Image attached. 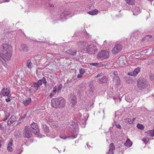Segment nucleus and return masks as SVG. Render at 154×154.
Wrapping results in <instances>:
<instances>
[{"instance_id":"obj_1","label":"nucleus","mask_w":154,"mask_h":154,"mask_svg":"<svg viewBox=\"0 0 154 154\" xmlns=\"http://www.w3.org/2000/svg\"><path fill=\"white\" fill-rule=\"evenodd\" d=\"M51 105L54 108H61L64 107L66 104V100L63 97H58L53 98L51 100Z\"/></svg>"},{"instance_id":"obj_2","label":"nucleus","mask_w":154,"mask_h":154,"mask_svg":"<svg viewBox=\"0 0 154 154\" xmlns=\"http://www.w3.org/2000/svg\"><path fill=\"white\" fill-rule=\"evenodd\" d=\"M0 54V60L2 64L5 66L6 65V62L9 61L11 59L12 55V52L4 53Z\"/></svg>"},{"instance_id":"obj_3","label":"nucleus","mask_w":154,"mask_h":154,"mask_svg":"<svg viewBox=\"0 0 154 154\" xmlns=\"http://www.w3.org/2000/svg\"><path fill=\"white\" fill-rule=\"evenodd\" d=\"M109 56V52L106 50H103L99 51L97 55L98 60H103L108 58Z\"/></svg>"},{"instance_id":"obj_4","label":"nucleus","mask_w":154,"mask_h":154,"mask_svg":"<svg viewBox=\"0 0 154 154\" xmlns=\"http://www.w3.org/2000/svg\"><path fill=\"white\" fill-rule=\"evenodd\" d=\"M137 87L141 89L146 88L148 85V82L146 79L143 78H140L137 81Z\"/></svg>"},{"instance_id":"obj_5","label":"nucleus","mask_w":154,"mask_h":154,"mask_svg":"<svg viewBox=\"0 0 154 154\" xmlns=\"http://www.w3.org/2000/svg\"><path fill=\"white\" fill-rule=\"evenodd\" d=\"M23 136L24 138H29L32 136L31 128L28 126H26L23 130Z\"/></svg>"},{"instance_id":"obj_6","label":"nucleus","mask_w":154,"mask_h":154,"mask_svg":"<svg viewBox=\"0 0 154 154\" xmlns=\"http://www.w3.org/2000/svg\"><path fill=\"white\" fill-rule=\"evenodd\" d=\"M1 49L3 53L12 52V47L7 44L2 45Z\"/></svg>"},{"instance_id":"obj_7","label":"nucleus","mask_w":154,"mask_h":154,"mask_svg":"<svg viewBox=\"0 0 154 154\" xmlns=\"http://www.w3.org/2000/svg\"><path fill=\"white\" fill-rule=\"evenodd\" d=\"M97 50V47L93 45H88L86 47V51L87 53L92 54L95 53Z\"/></svg>"},{"instance_id":"obj_8","label":"nucleus","mask_w":154,"mask_h":154,"mask_svg":"<svg viewBox=\"0 0 154 154\" xmlns=\"http://www.w3.org/2000/svg\"><path fill=\"white\" fill-rule=\"evenodd\" d=\"M88 118L87 114L86 113H84L82 116H81L79 123L82 128L85 127Z\"/></svg>"},{"instance_id":"obj_9","label":"nucleus","mask_w":154,"mask_h":154,"mask_svg":"<svg viewBox=\"0 0 154 154\" xmlns=\"http://www.w3.org/2000/svg\"><path fill=\"white\" fill-rule=\"evenodd\" d=\"M30 127L32 129L35 130L33 132L35 134H39L40 130L39 129V127L37 124L35 122H33L30 124Z\"/></svg>"},{"instance_id":"obj_10","label":"nucleus","mask_w":154,"mask_h":154,"mask_svg":"<svg viewBox=\"0 0 154 154\" xmlns=\"http://www.w3.org/2000/svg\"><path fill=\"white\" fill-rule=\"evenodd\" d=\"M94 90V88L93 84L92 82H91L88 86V90L87 93L90 96H92Z\"/></svg>"},{"instance_id":"obj_11","label":"nucleus","mask_w":154,"mask_h":154,"mask_svg":"<svg viewBox=\"0 0 154 154\" xmlns=\"http://www.w3.org/2000/svg\"><path fill=\"white\" fill-rule=\"evenodd\" d=\"M122 47L119 45H116L112 48V53L115 54L120 52L122 50Z\"/></svg>"},{"instance_id":"obj_12","label":"nucleus","mask_w":154,"mask_h":154,"mask_svg":"<svg viewBox=\"0 0 154 154\" xmlns=\"http://www.w3.org/2000/svg\"><path fill=\"white\" fill-rule=\"evenodd\" d=\"M41 128L43 132L45 133L47 136L51 137L49 134H48V133L49 132V127L46 125L42 124V125Z\"/></svg>"},{"instance_id":"obj_13","label":"nucleus","mask_w":154,"mask_h":154,"mask_svg":"<svg viewBox=\"0 0 154 154\" xmlns=\"http://www.w3.org/2000/svg\"><path fill=\"white\" fill-rule=\"evenodd\" d=\"M42 85L41 80H38L37 82H34L31 84L32 88H35L34 91L36 92L38 90V88Z\"/></svg>"},{"instance_id":"obj_14","label":"nucleus","mask_w":154,"mask_h":154,"mask_svg":"<svg viewBox=\"0 0 154 154\" xmlns=\"http://www.w3.org/2000/svg\"><path fill=\"white\" fill-rule=\"evenodd\" d=\"M117 63L120 67H123L125 65V59L123 57H119Z\"/></svg>"},{"instance_id":"obj_15","label":"nucleus","mask_w":154,"mask_h":154,"mask_svg":"<svg viewBox=\"0 0 154 154\" xmlns=\"http://www.w3.org/2000/svg\"><path fill=\"white\" fill-rule=\"evenodd\" d=\"M1 93L2 95L3 96L8 97L10 93V91L8 89L4 88L2 89Z\"/></svg>"},{"instance_id":"obj_16","label":"nucleus","mask_w":154,"mask_h":154,"mask_svg":"<svg viewBox=\"0 0 154 154\" xmlns=\"http://www.w3.org/2000/svg\"><path fill=\"white\" fill-rule=\"evenodd\" d=\"M115 150V147L113 143H110L109 146V151L107 152V154H113L114 151Z\"/></svg>"},{"instance_id":"obj_17","label":"nucleus","mask_w":154,"mask_h":154,"mask_svg":"<svg viewBox=\"0 0 154 154\" xmlns=\"http://www.w3.org/2000/svg\"><path fill=\"white\" fill-rule=\"evenodd\" d=\"M16 120V118L14 116H12L7 122V124L8 125H11L13 122Z\"/></svg>"},{"instance_id":"obj_18","label":"nucleus","mask_w":154,"mask_h":154,"mask_svg":"<svg viewBox=\"0 0 154 154\" xmlns=\"http://www.w3.org/2000/svg\"><path fill=\"white\" fill-rule=\"evenodd\" d=\"M71 13V12L69 11H64L61 14L60 17L61 18H66V17L70 15Z\"/></svg>"},{"instance_id":"obj_19","label":"nucleus","mask_w":154,"mask_h":154,"mask_svg":"<svg viewBox=\"0 0 154 154\" xmlns=\"http://www.w3.org/2000/svg\"><path fill=\"white\" fill-rule=\"evenodd\" d=\"M78 133V131L77 128H76V129L75 128H74V129L73 130L72 132L71 138L73 139L76 138L77 137Z\"/></svg>"},{"instance_id":"obj_20","label":"nucleus","mask_w":154,"mask_h":154,"mask_svg":"<svg viewBox=\"0 0 154 154\" xmlns=\"http://www.w3.org/2000/svg\"><path fill=\"white\" fill-rule=\"evenodd\" d=\"M70 96L71 98L70 99V102L72 104L75 105L77 102L76 98V96L73 95L72 93L70 94Z\"/></svg>"},{"instance_id":"obj_21","label":"nucleus","mask_w":154,"mask_h":154,"mask_svg":"<svg viewBox=\"0 0 154 154\" xmlns=\"http://www.w3.org/2000/svg\"><path fill=\"white\" fill-rule=\"evenodd\" d=\"M23 148L22 146H17L16 148L15 152L16 154H20L23 151Z\"/></svg>"},{"instance_id":"obj_22","label":"nucleus","mask_w":154,"mask_h":154,"mask_svg":"<svg viewBox=\"0 0 154 154\" xmlns=\"http://www.w3.org/2000/svg\"><path fill=\"white\" fill-rule=\"evenodd\" d=\"M113 75V79L116 81L117 83H119L120 82V79L118 75L117 72H114Z\"/></svg>"},{"instance_id":"obj_23","label":"nucleus","mask_w":154,"mask_h":154,"mask_svg":"<svg viewBox=\"0 0 154 154\" xmlns=\"http://www.w3.org/2000/svg\"><path fill=\"white\" fill-rule=\"evenodd\" d=\"M66 52L67 54H69L70 55H71L73 56H75L76 55L77 53L76 50H75L74 51H72V50L70 49H69L67 50Z\"/></svg>"},{"instance_id":"obj_24","label":"nucleus","mask_w":154,"mask_h":154,"mask_svg":"<svg viewBox=\"0 0 154 154\" xmlns=\"http://www.w3.org/2000/svg\"><path fill=\"white\" fill-rule=\"evenodd\" d=\"M86 44V42L85 41H80L78 42L77 43V45L79 47L82 48L85 46Z\"/></svg>"},{"instance_id":"obj_25","label":"nucleus","mask_w":154,"mask_h":154,"mask_svg":"<svg viewBox=\"0 0 154 154\" xmlns=\"http://www.w3.org/2000/svg\"><path fill=\"white\" fill-rule=\"evenodd\" d=\"M31 102V100L30 98H28L26 100L23 101V103L24 104V105L25 106H27L29 105Z\"/></svg>"},{"instance_id":"obj_26","label":"nucleus","mask_w":154,"mask_h":154,"mask_svg":"<svg viewBox=\"0 0 154 154\" xmlns=\"http://www.w3.org/2000/svg\"><path fill=\"white\" fill-rule=\"evenodd\" d=\"M146 136L148 137L154 136V130H148L146 132Z\"/></svg>"},{"instance_id":"obj_27","label":"nucleus","mask_w":154,"mask_h":154,"mask_svg":"<svg viewBox=\"0 0 154 154\" xmlns=\"http://www.w3.org/2000/svg\"><path fill=\"white\" fill-rule=\"evenodd\" d=\"M134 79L133 77H127L125 78V80H126V82L127 83H131L132 82H134Z\"/></svg>"},{"instance_id":"obj_28","label":"nucleus","mask_w":154,"mask_h":154,"mask_svg":"<svg viewBox=\"0 0 154 154\" xmlns=\"http://www.w3.org/2000/svg\"><path fill=\"white\" fill-rule=\"evenodd\" d=\"M26 66L29 69H31L33 67L32 63L30 60L28 59L27 60Z\"/></svg>"},{"instance_id":"obj_29","label":"nucleus","mask_w":154,"mask_h":154,"mask_svg":"<svg viewBox=\"0 0 154 154\" xmlns=\"http://www.w3.org/2000/svg\"><path fill=\"white\" fill-rule=\"evenodd\" d=\"M98 11L96 9H94L93 10L88 12V13L91 15H94L98 13Z\"/></svg>"},{"instance_id":"obj_30","label":"nucleus","mask_w":154,"mask_h":154,"mask_svg":"<svg viewBox=\"0 0 154 154\" xmlns=\"http://www.w3.org/2000/svg\"><path fill=\"white\" fill-rule=\"evenodd\" d=\"M124 145L127 146H130L132 144V143L131 142V140L128 139L124 143Z\"/></svg>"},{"instance_id":"obj_31","label":"nucleus","mask_w":154,"mask_h":154,"mask_svg":"<svg viewBox=\"0 0 154 154\" xmlns=\"http://www.w3.org/2000/svg\"><path fill=\"white\" fill-rule=\"evenodd\" d=\"M108 81L107 78L106 76H104L99 80V81L101 83H106Z\"/></svg>"},{"instance_id":"obj_32","label":"nucleus","mask_w":154,"mask_h":154,"mask_svg":"<svg viewBox=\"0 0 154 154\" xmlns=\"http://www.w3.org/2000/svg\"><path fill=\"white\" fill-rule=\"evenodd\" d=\"M23 50L24 52H27L28 50V48L26 44H22L21 45Z\"/></svg>"},{"instance_id":"obj_33","label":"nucleus","mask_w":154,"mask_h":154,"mask_svg":"<svg viewBox=\"0 0 154 154\" xmlns=\"http://www.w3.org/2000/svg\"><path fill=\"white\" fill-rule=\"evenodd\" d=\"M125 2L131 6L135 4L134 0H125Z\"/></svg>"},{"instance_id":"obj_34","label":"nucleus","mask_w":154,"mask_h":154,"mask_svg":"<svg viewBox=\"0 0 154 154\" xmlns=\"http://www.w3.org/2000/svg\"><path fill=\"white\" fill-rule=\"evenodd\" d=\"M151 138L147 136L144 137L142 139V141L146 144L147 143Z\"/></svg>"},{"instance_id":"obj_35","label":"nucleus","mask_w":154,"mask_h":154,"mask_svg":"<svg viewBox=\"0 0 154 154\" xmlns=\"http://www.w3.org/2000/svg\"><path fill=\"white\" fill-rule=\"evenodd\" d=\"M85 85L83 83L80 84L79 85V88L80 91H82L85 88Z\"/></svg>"},{"instance_id":"obj_36","label":"nucleus","mask_w":154,"mask_h":154,"mask_svg":"<svg viewBox=\"0 0 154 154\" xmlns=\"http://www.w3.org/2000/svg\"><path fill=\"white\" fill-rule=\"evenodd\" d=\"M39 80H41V82L42 83V84L43 83L45 85H46L47 83V82L46 80V79L45 77H43L42 79H41Z\"/></svg>"},{"instance_id":"obj_37","label":"nucleus","mask_w":154,"mask_h":154,"mask_svg":"<svg viewBox=\"0 0 154 154\" xmlns=\"http://www.w3.org/2000/svg\"><path fill=\"white\" fill-rule=\"evenodd\" d=\"M90 65L91 66H93L96 67H99L100 66V64L99 63H90Z\"/></svg>"},{"instance_id":"obj_38","label":"nucleus","mask_w":154,"mask_h":154,"mask_svg":"<svg viewBox=\"0 0 154 154\" xmlns=\"http://www.w3.org/2000/svg\"><path fill=\"white\" fill-rule=\"evenodd\" d=\"M135 69H134L133 72H130L128 73V75H130L132 77H133L134 78H135Z\"/></svg>"},{"instance_id":"obj_39","label":"nucleus","mask_w":154,"mask_h":154,"mask_svg":"<svg viewBox=\"0 0 154 154\" xmlns=\"http://www.w3.org/2000/svg\"><path fill=\"white\" fill-rule=\"evenodd\" d=\"M137 127L140 130H143L144 129V126L141 124H138Z\"/></svg>"},{"instance_id":"obj_40","label":"nucleus","mask_w":154,"mask_h":154,"mask_svg":"<svg viewBox=\"0 0 154 154\" xmlns=\"http://www.w3.org/2000/svg\"><path fill=\"white\" fill-rule=\"evenodd\" d=\"M141 8L139 7H137L135 8V10H136L137 12L136 15H138L141 12ZM135 15H136V14H135Z\"/></svg>"},{"instance_id":"obj_41","label":"nucleus","mask_w":154,"mask_h":154,"mask_svg":"<svg viewBox=\"0 0 154 154\" xmlns=\"http://www.w3.org/2000/svg\"><path fill=\"white\" fill-rule=\"evenodd\" d=\"M79 73L83 75L84 73L85 72V70L83 68H80L79 69Z\"/></svg>"},{"instance_id":"obj_42","label":"nucleus","mask_w":154,"mask_h":154,"mask_svg":"<svg viewBox=\"0 0 154 154\" xmlns=\"http://www.w3.org/2000/svg\"><path fill=\"white\" fill-rule=\"evenodd\" d=\"M140 71V69L139 67H137L135 69V76L138 74Z\"/></svg>"},{"instance_id":"obj_43","label":"nucleus","mask_w":154,"mask_h":154,"mask_svg":"<svg viewBox=\"0 0 154 154\" xmlns=\"http://www.w3.org/2000/svg\"><path fill=\"white\" fill-rule=\"evenodd\" d=\"M62 85H59L57 88V92H58L59 91H60L62 88Z\"/></svg>"},{"instance_id":"obj_44","label":"nucleus","mask_w":154,"mask_h":154,"mask_svg":"<svg viewBox=\"0 0 154 154\" xmlns=\"http://www.w3.org/2000/svg\"><path fill=\"white\" fill-rule=\"evenodd\" d=\"M26 114H24L23 116H21L20 119H19V121L20 120H23L25 119V118L26 117Z\"/></svg>"},{"instance_id":"obj_45","label":"nucleus","mask_w":154,"mask_h":154,"mask_svg":"<svg viewBox=\"0 0 154 154\" xmlns=\"http://www.w3.org/2000/svg\"><path fill=\"white\" fill-rule=\"evenodd\" d=\"M7 149L8 151L10 152H11L13 151V149L11 146H8Z\"/></svg>"},{"instance_id":"obj_46","label":"nucleus","mask_w":154,"mask_h":154,"mask_svg":"<svg viewBox=\"0 0 154 154\" xmlns=\"http://www.w3.org/2000/svg\"><path fill=\"white\" fill-rule=\"evenodd\" d=\"M4 129V125L3 123L0 124V131L3 130Z\"/></svg>"},{"instance_id":"obj_47","label":"nucleus","mask_w":154,"mask_h":154,"mask_svg":"<svg viewBox=\"0 0 154 154\" xmlns=\"http://www.w3.org/2000/svg\"><path fill=\"white\" fill-rule=\"evenodd\" d=\"M13 144V140L11 139L10 140L9 143L8 144V146H11Z\"/></svg>"},{"instance_id":"obj_48","label":"nucleus","mask_w":154,"mask_h":154,"mask_svg":"<svg viewBox=\"0 0 154 154\" xmlns=\"http://www.w3.org/2000/svg\"><path fill=\"white\" fill-rule=\"evenodd\" d=\"M115 125L116 126V128H119L120 129H121L122 128L120 125L119 124H118V123H117V124H115Z\"/></svg>"},{"instance_id":"obj_49","label":"nucleus","mask_w":154,"mask_h":154,"mask_svg":"<svg viewBox=\"0 0 154 154\" xmlns=\"http://www.w3.org/2000/svg\"><path fill=\"white\" fill-rule=\"evenodd\" d=\"M48 121L50 122H52L53 121V120L52 119V118L51 117H49L48 118Z\"/></svg>"},{"instance_id":"obj_50","label":"nucleus","mask_w":154,"mask_h":154,"mask_svg":"<svg viewBox=\"0 0 154 154\" xmlns=\"http://www.w3.org/2000/svg\"><path fill=\"white\" fill-rule=\"evenodd\" d=\"M82 76V75L80 73L77 75V77L78 78H81Z\"/></svg>"},{"instance_id":"obj_51","label":"nucleus","mask_w":154,"mask_h":154,"mask_svg":"<svg viewBox=\"0 0 154 154\" xmlns=\"http://www.w3.org/2000/svg\"><path fill=\"white\" fill-rule=\"evenodd\" d=\"M11 99L9 98H6L5 99V101L6 102H9V101H11Z\"/></svg>"},{"instance_id":"obj_52","label":"nucleus","mask_w":154,"mask_h":154,"mask_svg":"<svg viewBox=\"0 0 154 154\" xmlns=\"http://www.w3.org/2000/svg\"><path fill=\"white\" fill-rule=\"evenodd\" d=\"M149 77L151 80H153L154 79V77L152 75H150Z\"/></svg>"},{"instance_id":"obj_53","label":"nucleus","mask_w":154,"mask_h":154,"mask_svg":"<svg viewBox=\"0 0 154 154\" xmlns=\"http://www.w3.org/2000/svg\"><path fill=\"white\" fill-rule=\"evenodd\" d=\"M54 96V94L52 93H51L50 94L49 96L50 98H51Z\"/></svg>"},{"instance_id":"obj_54","label":"nucleus","mask_w":154,"mask_h":154,"mask_svg":"<svg viewBox=\"0 0 154 154\" xmlns=\"http://www.w3.org/2000/svg\"><path fill=\"white\" fill-rule=\"evenodd\" d=\"M101 75V73H98V75L95 76V78H98V77H100Z\"/></svg>"},{"instance_id":"obj_55","label":"nucleus","mask_w":154,"mask_h":154,"mask_svg":"<svg viewBox=\"0 0 154 154\" xmlns=\"http://www.w3.org/2000/svg\"><path fill=\"white\" fill-rule=\"evenodd\" d=\"M128 122H129V123H132L133 121H132V120H131L130 119H128Z\"/></svg>"},{"instance_id":"obj_56","label":"nucleus","mask_w":154,"mask_h":154,"mask_svg":"<svg viewBox=\"0 0 154 154\" xmlns=\"http://www.w3.org/2000/svg\"><path fill=\"white\" fill-rule=\"evenodd\" d=\"M8 119V117L7 116H5V118L3 119V121H6Z\"/></svg>"},{"instance_id":"obj_57","label":"nucleus","mask_w":154,"mask_h":154,"mask_svg":"<svg viewBox=\"0 0 154 154\" xmlns=\"http://www.w3.org/2000/svg\"><path fill=\"white\" fill-rule=\"evenodd\" d=\"M2 140H0V148L1 147V146H2L1 143H2Z\"/></svg>"},{"instance_id":"obj_58","label":"nucleus","mask_w":154,"mask_h":154,"mask_svg":"<svg viewBox=\"0 0 154 154\" xmlns=\"http://www.w3.org/2000/svg\"><path fill=\"white\" fill-rule=\"evenodd\" d=\"M131 10L133 12V14L134 15H135V14L134 12V10H133L132 8L131 9Z\"/></svg>"},{"instance_id":"obj_59","label":"nucleus","mask_w":154,"mask_h":154,"mask_svg":"<svg viewBox=\"0 0 154 154\" xmlns=\"http://www.w3.org/2000/svg\"><path fill=\"white\" fill-rule=\"evenodd\" d=\"M53 89H54L57 90V87L56 86H54V87H53Z\"/></svg>"},{"instance_id":"obj_60","label":"nucleus","mask_w":154,"mask_h":154,"mask_svg":"<svg viewBox=\"0 0 154 154\" xmlns=\"http://www.w3.org/2000/svg\"><path fill=\"white\" fill-rule=\"evenodd\" d=\"M49 6H50V7H53L54 6V5H52V4H50L49 5Z\"/></svg>"},{"instance_id":"obj_61","label":"nucleus","mask_w":154,"mask_h":154,"mask_svg":"<svg viewBox=\"0 0 154 154\" xmlns=\"http://www.w3.org/2000/svg\"><path fill=\"white\" fill-rule=\"evenodd\" d=\"M56 91H57V90L53 89V90L52 91V92L53 93H55L56 92Z\"/></svg>"},{"instance_id":"obj_62","label":"nucleus","mask_w":154,"mask_h":154,"mask_svg":"<svg viewBox=\"0 0 154 154\" xmlns=\"http://www.w3.org/2000/svg\"><path fill=\"white\" fill-rule=\"evenodd\" d=\"M106 43H107V41L106 40H105L104 42V44H106Z\"/></svg>"},{"instance_id":"obj_63","label":"nucleus","mask_w":154,"mask_h":154,"mask_svg":"<svg viewBox=\"0 0 154 154\" xmlns=\"http://www.w3.org/2000/svg\"><path fill=\"white\" fill-rule=\"evenodd\" d=\"M20 124V122H18V123H17V125H19Z\"/></svg>"},{"instance_id":"obj_64","label":"nucleus","mask_w":154,"mask_h":154,"mask_svg":"<svg viewBox=\"0 0 154 154\" xmlns=\"http://www.w3.org/2000/svg\"><path fill=\"white\" fill-rule=\"evenodd\" d=\"M113 99L114 100L115 99H118V98H115L114 97H113Z\"/></svg>"}]
</instances>
